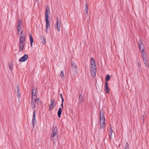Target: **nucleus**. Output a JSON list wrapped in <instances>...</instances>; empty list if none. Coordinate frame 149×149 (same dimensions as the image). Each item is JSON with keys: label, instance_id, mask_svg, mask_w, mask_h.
Instances as JSON below:
<instances>
[{"label": "nucleus", "instance_id": "1", "mask_svg": "<svg viewBox=\"0 0 149 149\" xmlns=\"http://www.w3.org/2000/svg\"><path fill=\"white\" fill-rule=\"evenodd\" d=\"M57 133L58 130L57 127L56 126L53 127L52 128V132L50 136L52 139L53 140L54 143L56 141L55 138L56 139L58 138V135Z\"/></svg>", "mask_w": 149, "mask_h": 149}, {"label": "nucleus", "instance_id": "2", "mask_svg": "<svg viewBox=\"0 0 149 149\" xmlns=\"http://www.w3.org/2000/svg\"><path fill=\"white\" fill-rule=\"evenodd\" d=\"M25 37L20 36L19 42V51L22 52L25 46Z\"/></svg>", "mask_w": 149, "mask_h": 149}, {"label": "nucleus", "instance_id": "3", "mask_svg": "<svg viewBox=\"0 0 149 149\" xmlns=\"http://www.w3.org/2000/svg\"><path fill=\"white\" fill-rule=\"evenodd\" d=\"M138 44L140 51L144 50L145 47L143 44L142 39L141 38L139 39V41L138 42Z\"/></svg>", "mask_w": 149, "mask_h": 149}, {"label": "nucleus", "instance_id": "4", "mask_svg": "<svg viewBox=\"0 0 149 149\" xmlns=\"http://www.w3.org/2000/svg\"><path fill=\"white\" fill-rule=\"evenodd\" d=\"M96 69V65L93 58L91 60V69Z\"/></svg>", "mask_w": 149, "mask_h": 149}, {"label": "nucleus", "instance_id": "5", "mask_svg": "<svg viewBox=\"0 0 149 149\" xmlns=\"http://www.w3.org/2000/svg\"><path fill=\"white\" fill-rule=\"evenodd\" d=\"M48 17H45V20L46 22V29L45 31L46 32H48V28L49 27V28H50V24L49 23V21L48 19Z\"/></svg>", "mask_w": 149, "mask_h": 149}, {"label": "nucleus", "instance_id": "6", "mask_svg": "<svg viewBox=\"0 0 149 149\" xmlns=\"http://www.w3.org/2000/svg\"><path fill=\"white\" fill-rule=\"evenodd\" d=\"M37 91L36 89L35 88H33L32 91V99L36 98L37 97Z\"/></svg>", "mask_w": 149, "mask_h": 149}, {"label": "nucleus", "instance_id": "7", "mask_svg": "<svg viewBox=\"0 0 149 149\" xmlns=\"http://www.w3.org/2000/svg\"><path fill=\"white\" fill-rule=\"evenodd\" d=\"M36 110H34L33 112V116L32 118V123L33 124V127H34L35 123H36V117H35V113H36Z\"/></svg>", "mask_w": 149, "mask_h": 149}, {"label": "nucleus", "instance_id": "8", "mask_svg": "<svg viewBox=\"0 0 149 149\" xmlns=\"http://www.w3.org/2000/svg\"><path fill=\"white\" fill-rule=\"evenodd\" d=\"M78 100L79 104H81L84 100V97L82 94H79L78 95Z\"/></svg>", "mask_w": 149, "mask_h": 149}, {"label": "nucleus", "instance_id": "9", "mask_svg": "<svg viewBox=\"0 0 149 149\" xmlns=\"http://www.w3.org/2000/svg\"><path fill=\"white\" fill-rule=\"evenodd\" d=\"M104 89L106 93H109V88L108 86V83L107 82H105Z\"/></svg>", "mask_w": 149, "mask_h": 149}, {"label": "nucleus", "instance_id": "10", "mask_svg": "<svg viewBox=\"0 0 149 149\" xmlns=\"http://www.w3.org/2000/svg\"><path fill=\"white\" fill-rule=\"evenodd\" d=\"M105 120L104 111H100V121Z\"/></svg>", "mask_w": 149, "mask_h": 149}, {"label": "nucleus", "instance_id": "11", "mask_svg": "<svg viewBox=\"0 0 149 149\" xmlns=\"http://www.w3.org/2000/svg\"><path fill=\"white\" fill-rule=\"evenodd\" d=\"M28 57V55L27 54H25L23 56L21 57L19 60V61L24 62L25 61Z\"/></svg>", "mask_w": 149, "mask_h": 149}, {"label": "nucleus", "instance_id": "12", "mask_svg": "<svg viewBox=\"0 0 149 149\" xmlns=\"http://www.w3.org/2000/svg\"><path fill=\"white\" fill-rule=\"evenodd\" d=\"M54 100H53L52 99L51 100L50 106L48 109L49 111H51L54 108Z\"/></svg>", "mask_w": 149, "mask_h": 149}, {"label": "nucleus", "instance_id": "13", "mask_svg": "<svg viewBox=\"0 0 149 149\" xmlns=\"http://www.w3.org/2000/svg\"><path fill=\"white\" fill-rule=\"evenodd\" d=\"M36 102L35 99H33V100L32 99L31 104L33 109H34L36 107Z\"/></svg>", "mask_w": 149, "mask_h": 149}, {"label": "nucleus", "instance_id": "14", "mask_svg": "<svg viewBox=\"0 0 149 149\" xmlns=\"http://www.w3.org/2000/svg\"><path fill=\"white\" fill-rule=\"evenodd\" d=\"M100 125L101 129L104 128L105 127V120H101L100 121Z\"/></svg>", "mask_w": 149, "mask_h": 149}, {"label": "nucleus", "instance_id": "15", "mask_svg": "<svg viewBox=\"0 0 149 149\" xmlns=\"http://www.w3.org/2000/svg\"><path fill=\"white\" fill-rule=\"evenodd\" d=\"M96 72V69H93L90 70V72L92 76L93 77L95 76Z\"/></svg>", "mask_w": 149, "mask_h": 149}, {"label": "nucleus", "instance_id": "16", "mask_svg": "<svg viewBox=\"0 0 149 149\" xmlns=\"http://www.w3.org/2000/svg\"><path fill=\"white\" fill-rule=\"evenodd\" d=\"M144 50H142L141 53L142 54V56L143 59H145L146 58H147V55L146 52L144 51Z\"/></svg>", "mask_w": 149, "mask_h": 149}, {"label": "nucleus", "instance_id": "17", "mask_svg": "<svg viewBox=\"0 0 149 149\" xmlns=\"http://www.w3.org/2000/svg\"><path fill=\"white\" fill-rule=\"evenodd\" d=\"M61 24L60 23L58 22L56 23V26H55V28L57 29V31H58L60 30V28L61 27Z\"/></svg>", "mask_w": 149, "mask_h": 149}, {"label": "nucleus", "instance_id": "18", "mask_svg": "<svg viewBox=\"0 0 149 149\" xmlns=\"http://www.w3.org/2000/svg\"><path fill=\"white\" fill-rule=\"evenodd\" d=\"M143 61L144 62L145 66L147 68L148 67V59L147 58H146L145 59H143Z\"/></svg>", "mask_w": 149, "mask_h": 149}, {"label": "nucleus", "instance_id": "19", "mask_svg": "<svg viewBox=\"0 0 149 149\" xmlns=\"http://www.w3.org/2000/svg\"><path fill=\"white\" fill-rule=\"evenodd\" d=\"M62 112V109L61 108H60L58 110V117L59 118H60L61 117V113Z\"/></svg>", "mask_w": 149, "mask_h": 149}, {"label": "nucleus", "instance_id": "20", "mask_svg": "<svg viewBox=\"0 0 149 149\" xmlns=\"http://www.w3.org/2000/svg\"><path fill=\"white\" fill-rule=\"evenodd\" d=\"M30 40V45L31 47L32 46V43L33 42V40L32 36L31 34L29 35Z\"/></svg>", "mask_w": 149, "mask_h": 149}, {"label": "nucleus", "instance_id": "21", "mask_svg": "<svg viewBox=\"0 0 149 149\" xmlns=\"http://www.w3.org/2000/svg\"><path fill=\"white\" fill-rule=\"evenodd\" d=\"M49 11V8L48 7H46V10H45V14L46 15L45 17H48V15L47 14V13H48V12Z\"/></svg>", "mask_w": 149, "mask_h": 149}, {"label": "nucleus", "instance_id": "22", "mask_svg": "<svg viewBox=\"0 0 149 149\" xmlns=\"http://www.w3.org/2000/svg\"><path fill=\"white\" fill-rule=\"evenodd\" d=\"M41 39L43 44H45L46 43V39L45 37H41Z\"/></svg>", "mask_w": 149, "mask_h": 149}, {"label": "nucleus", "instance_id": "23", "mask_svg": "<svg viewBox=\"0 0 149 149\" xmlns=\"http://www.w3.org/2000/svg\"><path fill=\"white\" fill-rule=\"evenodd\" d=\"M85 6H86V8L85 9V12H86V14L88 15V5L87 3H86V4Z\"/></svg>", "mask_w": 149, "mask_h": 149}, {"label": "nucleus", "instance_id": "24", "mask_svg": "<svg viewBox=\"0 0 149 149\" xmlns=\"http://www.w3.org/2000/svg\"><path fill=\"white\" fill-rule=\"evenodd\" d=\"M72 67L73 69H77V66L76 64L74 63H72Z\"/></svg>", "mask_w": 149, "mask_h": 149}, {"label": "nucleus", "instance_id": "25", "mask_svg": "<svg viewBox=\"0 0 149 149\" xmlns=\"http://www.w3.org/2000/svg\"><path fill=\"white\" fill-rule=\"evenodd\" d=\"M36 101V103H37V104H40L41 103V100L39 98H35L34 99Z\"/></svg>", "mask_w": 149, "mask_h": 149}, {"label": "nucleus", "instance_id": "26", "mask_svg": "<svg viewBox=\"0 0 149 149\" xmlns=\"http://www.w3.org/2000/svg\"><path fill=\"white\" fill-rule=\"evenodd\" d=\"M113 130L112 128L111 127H110V129H109V136H110V139H111V136L112 134L113 133Z\"/></svg>", "mask_w": 149, "mask_h": 149}, {"label": "nucleus", "instance_id": "27", "mask_svg": "<svg viewBox=\"0 0 149 149\" xmlns=\"http://www.w3.org/2000/svg\"><path fill=\"white\" fill-rule=\"evenodd\" d=\"M60 76H61V78L63 79H64V72H63V71H61Z\"/></svg>", "mask_w": 149, "mask_h": 149}, {"label": "nucleus", "instance_id": "28", "mask_svg": "<svg viewBox=\"0 0 149 149\" xmlns=\"http://www.w3.org/2000/svg\"><path fill=\"white\" fill-rule=\"evenodd\" d=\"M110 79V76L109 75V74H107V76H106V78L105 79V80L106 81V82H107L109 81Z\"/></svg>", "mask_w": 149, "mask_h": 149}, {"label": "nucleus", "instance_id": "29", "mask_svg": "<svg viewBox=\"0 0 149 149\" xmlns=\"http://www.w3.org/2000/svg\"><path fill=\"white\" fill-rule=\"evenodd\" d=\"M17 93H18V95H17V96L18 97H20V94L19 93V86L17 85Z\"/></svg>", "mask_w": 149, "mask_h": 149}, {"label": "nucleus", "instance_id": "30", "mask_svg": "<svg viewBox=\"0 0 149 149\" xmlns=\"http://www.w3.org/2000/svg\"><path fill=\"white\" fill-rule=\"evenodd\" d=\"M23 31L22 30L20 33H19V35L20 36H24L25 37V35L24 34H23Z\"/></svg>", "mask_w": 149, "mask_h": 149}, {"label": "nucleus", "instance_id": "31", "mask_svg": "<svg viewBox=\"0 0 149 149\" xmlns=\"http://www.w3.org/2000/svg\"><path fill=\"white\" fill-rule=\"evenodd\" d=\"M22 20H21V19H19L18 21V23H17V24H18V25L17 26H22Z\"/></svg>", "mask_w": 149, "mask_h": 149}, {"label": "nucleus", "instance_id": "32", "mask_svg": "<svg viewBox=\"0 0 149 149\" xmlns=\"http://www.w3.org/2000/svg\"><path fill=\"white\" fill-rule=\"evenodd\" d=\"M125 149H130L129 143H127L126 144L125 146Z\"/></svg>", "mask_w": 149, "mask_h": 149}, {"label": "nucleus", "instance_id": "33", "mask_svg": "<svg viewBox=\"0 0 149 149\" xmlns=\"http://www.w3.org/2000/svg\"><path fill=\"white\" fill-rule=\"evenodd\" d=\"M60 97H61V99H62V101H63V102L64 100H63V97L62 94L61 93L60 94Z\"/></svg>", "mask_w": 149, "mask_h": 149}, {"label": "nucleus", "instance_id": "34", "mask_svg": "<svg viewBox=\"0 0 149 149\" xmlns=\"http://www.w3.org/2000/svg\"><path fill=\"white\" fill-rule=\"evenodd\" d=\"M17 29H22V26H17Z\"/></svg>", "mask_w": 149, "mask_h": 149}, {"label": "nucleus", "instance_id": "35", "mask_svg": "<svg viewBox=\"0 0 149 149\" xmlns=\"http://www.w3.org/2000/svg\"><path fill=\"white\" fill-rule=\"evenodd\" d=\"M17 34L18 35H19V32H20V29H17Z\"/></svg>", "mask_w": 149, "mask_h": 149}, {"label": "nucleus", "instance_id": "36", "mask_svg": "<svg viewBox=\"0 0 149 149\" xmlns=\"http://www.w3.org/2000/svg\"><path fill=\"white\" fill-rule=\"evenodd\" d=\"M9 68H10V70H11H11H12V69H13V68H12V66H10L9 65Z\"/></svg>", "mask_w": 149, "mask_h": 149}, {"label": "nucleus", "instance_id": "37", "mask_svg": "<svg viewBox=\"0 0 149 149\" xmlns=\"http://www.w3.org/2000/svg\"><path fill=\"white\" fill-rule=\"evenodd\" d=\"M58 19V17H56V20H57L56 23H57V24L58 23V22H59Z\"/></svg>", "mask_w": 149, "mask_h": 149}, {"label": "nucleus", "instance_id": "38", "mask_svg": "<svg viewBox=\"0 0 149 149\" xmlns=\"http://www.w3.org/2000/svg\"><path fill=\"white\" fill-rule=\"evenodd\" d=\"M141 65V64L140 62H138V66L139 67Z\"/></svg>", "mask_w": 149, "mask_h": 149}, {"label": "nucleus", "instance_id": "39", "mask_svg": "<svg viewBox=\"0 0 149 149\" xmlns=\"http://www.w3.org/2000/svg\"><path fill=\"white\" fill-rule=\"evenodd\" d=\"M62 103L61 104V106L62 107V108H63V101H62Z\"/></svg>", "mask_w": 149, "mask_h": 149}]
</instances>
